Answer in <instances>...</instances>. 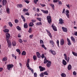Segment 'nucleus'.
Segmentation results:
<instances>
[{
  "label": "nucleus",
  "instance_id": "680f3d73",
  "mask_svg": "<svg viewBox=\"0 0 77 77\" xmlns=\"http://www.w3.org/2000/svg\"><path fill=\"white\" fill-rule=\"evenodd\" d=\"M58 1V2L59 4L60 5H62V3L61 1H59H59Z\"/></svg>",
  "mask_w": 77,
  "mask_h": 77
},
{
  "label": "nucleus",
  "instance_id": "7c9ffc66",
  "mask_svg": "<svg viewBox=\"0 0 77 77\" xmlns=\"http://www.w3.org/2000/svg\"><path fill=\"white\" fill-rule=\"evenodd\" d=\"M8 24L9 26L11 27H12L13 26V24L11 22H8Z\"/></svg>",
  "mask_w": 77,
  "mask_h": 77
},
{
  "label": "nucleus",
  "instance_id": "412c9836",
  "mask_svg": "<svg viewBox=\"0 0 77 77\" xmlns=\"http://www.w3.org/2000/svg\"><path fill=\"white\" fill-rule=\"evenodd\" d=\"M23 5H22V4H21L17 5V8H23Z\"/></svg>",
  "mask_w": 77,
  "mask_h": 77
},
{
  "label": "nucleus",
  "instance_id": "423d86ee",
  "mask_svg": "<svg viewBox=\"0 0 77 77\" xmlns=\"http://www.w3.org/2000/svg\"><path fill=\"white\" fill-rule=\"evenodd\" d=\"M46 31L48 33V35L49 36V37H50L51 38H52V35H51V34L50 33V32L47 29H46Z\"/></svg>",
  "mask_w": 77,
  "mask_h": 77
},
{
  "label": "nucleus",
  "instance_id": "4d7b16f0",
  "mask_svg": "<svg viewBox=\"0 0 77 77\" xmlns=\"http://www.w3.org/2000/svg\"><path fill=\"white\" fill-rule=\"evenodd\" d=\"M66 6L67 7L69 8V9H70V7L69 6V4H68V5H66Z\"/></svg>",
  "mask_w": 77,
  "mask_h": 77
},
{
  "label": "nucleus",
  "instance_id": "f257e3e1",
  "mask_svg": "<svg viewBox=\"0 0 77 77\" xmlns=\"http://www.w3.org/2000/svg\"><path fill=\"white\" fill-rule=\"evenodd\" d=\"M7 68L8 70L10 71V70H11L14 67V65L12 64H9L8 65H7Z\"/></svg>",
  "mask_w": 77,
  "mask_h": 77
},
{
  "label": "nucleus",
  "instance_id": "052dcab7",
  "mask_svg": "<svg viewBox=\"0 0 77 77\" xmlns=\"http://www.w3.org/2000/svg\"><path fill=\"white\" fill-rule=\"evenodd\" d=\"M66 15L67 17L68 18H69V14H66Z\"/></svg>",
  "mask_w": 77,
  "mask_h": 77
},
{
  "label": "nucleus",
  "instance_id": "ddd939ff",
  "mask_svg": "<svg viewBox=\"0 0 77 77\" xmlns=\"http://www.w3.org/2000/svg\"><path fill=\"white\" fill-rule=\"evenodd\" d=\"M62 29L63 30V31L64 32H67L68 30H67V28L63 27H62Z\"/></svg>",
  "mask_w": 77,
  "mask_h": 77
},
{
  "label": "nucleus",
  "instance_id": "4468645a",
  "mask_svg": "<svg viewBox=\"0 0 77 77\" xmlns=\"http://www.w3.org/2000/svg\"><path fill=\"white\" fill-rule=\"evenodd\" d=\"M7 3V1L6 0H3L2 1V4L3 6H5Z\"/></svg>",
  "mask_w": 77,
  "mask_h": 77
},
{
  "label": "nucleus",
  "instance_id": "bb28decb",
  "mask_svg": "<svg viewBox=\"0 0 77 77\" xmlns=\"http://www.w3.org/2000/svg\"><path fill=\"white\" fill-rule=\"evenodd\" d=\"M16 51H17V52L19 53V54H21V52L20 51V50L18 49H17L16 50Z\"/></svg>",
  "mask_w": 77,
  "mask_h": 77
},
{
  "label": "nucleus",
  "instance_id": "aec40b11",
  "mask_svg": "<svg viewBox=\"0 0 77 77\" xmlns=\"http://www.w3.org/2000/svg\"><path fill=\"white\" fill-rule=\"evenodd\" d=\"M45 58L44 60V63L45 64L47 63L48 62H49V61H48V60H47V59H46V58L45 57Z\"/></svg>",
  "mask_w": 77,
  "mask_h": 77
},
{
  "label": "nucleus",
  "instance_id": "ea45409f",
  "mask_svg": "<svg viewBox=\"0 0 77 77\" xmlns=\"http://www.w3.org/2000/svg\"><path fill=\"white\" fill-rule=\"evenodd\" d=\"M17 29V30H21V28L19 26H18L17 27H16Z\"/></svg>",
  "mask_w": 77,
  "mask_h": 77
},
{
  "label": "nucleus",
  "instance_id": "0e129e2a",
  "mask_svg": "<svg viewBox=\"0 0 77 77\" xmlns=\"http://www.w3.org/2000/svg\"><path fill=\"white\" fill-rule=\"evenodd\" d=\"M32 23H35V22L36 21V20H31Z\"/></svg>",
  "mask_w": 77,
  "mask_h": 77
},
{
  "label": "nucleus",
  "instance_id": "b1692460",
  "mask_svg": "<svg viewBox=\"0 0 77 77\" xmlns=\"http://www.w3.org/2000/svg\"><path fill=\"white\" fill-rule=\"evenodd\" d=\"M24 27L25 29H27L28 27V25H27V23H25L24 25Z\"/></svg>",
  "mask_w": 77,
  "mask_h": 77
},
{
  "label": "nucleus",
  "instance_id": "3c124183",
  "mask_svg": "<svg viewBox=\"0 0 77 77\" xmlns=\"http://www.w3.org/2000/svg\"><path fill=\"white\" fill-rule=\"evenodd\" d=\"M19 42L20 43H22V42H23V41L20 38L19 40Z\"/></svg>",
  "mask_w": 77,
  "mask_h": 77
},
{
  "label": "nucleus",
  "instance_id": "79ce46f5",
  "mask_svg": "<svg viewBox=\"0 0 77 77\" xmlns=\"http://www.w3.org/2000/svg\"><path fill=\"white\" fill-rule=\"evenodd\" d=\"M37 58V57H36V56L35 55H34L33 56V59L34 60H35Z\"/></svg>",
  "mask_w": 77,
  "mask_h": 77
},
{
  "label": "nucleus",
  "instance_id": "5701e85b",
  "mask_svg": "<svg viewBox=\"0 0 77 77\" xmlns=\"http://www.w3.org/2000/svg\"><path fill=\"white\" fill-rule=\"evenodd\" d=\"M36 26H41L42 25V23L41 22H37L36 23Z\"/></svg>",
  "mask_w": 77,
  "mask_h": 77
},
{
  "label": "nucleus",
  "instance_id": "f8f14e48",
  "mask_svg": "<svg viewBox=\"0 0 77 77\" xmlns=\"http://www.w3.org/2000/svg\"><path fill=\"white\" fill-rule=\"evenodd\" d=\"M51 27H52V29L53 30H54V31H57V29L56 27L54 25L52 24L51 25Z\"/></svg>",
  "mask_w": 77,
  "mask_h": 77
},
{
  "label": "nucleus",
  "instance_id": "603ef678",
  "mask_svg": "<svg viewBox=\"0 0 77 77\" xmlns=\"http://www.w3.org/2000/svg\"><path fill=\"white\" fill-rule=\"evenodd\" d=\"M45 57V55L44 54H42V55L41 56V57L42 59H43L44 58V57Z\"/></svg>",
  "mask_w": 77,
  "mask_h": 77
},
{
  "label": "nucleus",
  "instance_id": "a19ab883",
  "mask_svg": "<svg viewBox=\"0 0 77 77\" xmlns=\"http://www.w3.org/2000/svg\"><path fill=\"white\" fill-rule=\"evenodd\" d=\"M43 74L44 75H48V73H47V71L45 72Z\"/></svg>",
  "mask_w": 77,
  "mask_h": 77
},
{
  "label": "nucleus",
  "instance_id": "5fc2aeb1",
  "mask_svg": "<svg viewBox=\"0 0 77 77\" xmlns=\"http://www.w3.org/2000/svg\"><path fill=\"white\" fill-rule=\"evenodd\" d=\"M23 12H26V11H28V9H27L26 8H23Z\"/></svg>",
  "mask_w": 77,
  "mask_h": 77
},
{
  "label": "nucleus",
  "instance_id": "4be33fe9",
  "mask_svg": "<svg viewBox=\"0 0 77 77\" xmlns=\"http://www.w3.org/2000/svg\"><path fill=\"white\" fill-rule=\"evenodd\" d=\"M3 31L5 33H8V32L9 31V30L8 29H5V30H3Z\"/></svg>",
  "mask_w": 77,
  "mask_h": 77
},
{
  "label": "nucleus",
  "instance_id": "72a5a7b5",
  "mask_svg": "<svg viewBox=\"0 0 77 77\" xmlns=\"http://www.w3.org/2000/svg\"><path fill=\"white\" fill-rule=\"evenodd\" d=\"M7 59H8L7 58V57H4L2 59V60H3V61H4V62H5V61H6V60H7Z\"/></svg>",
  "mask_w": 77,
  "mask_h": 77
},
{
  "label": "nucleus",
  "instance_id": "a18cd8bd",
  "mask_svg": "<svg viewBox=\"0 0 77 77\" xmlns=\"http://www.w3.org/2000/svg\"><path fill=\"white\" fill-rule=\"evenodd\" d=\"M6 11L7 13L8 14H9V8H7Z\"/></svg>",
  "mask_w": 77,
  "mask_h": 77
},
{
  "label": "nucleus",
  "instance_id": "9d476101",
  "mask_svg": "<svg viewBox=\"0 0 77 77\" xmlns=\"http://www.w3.org/2000/svg\"><path fill=\"white\" fill-rule=\"evenodd\" d=\"M53 55H56V52L54 51H52V49H51L49 51Z\"/></svg>",
  "mask_w": 77,
  "mask_h": 77
},
{
  "label": "nucleus",
  "instance_id": "37998d69",
  "mask_svg": "<svg viewBox=\"0 0 77 77\" xmlns=\"http://www.w3.org/2000/svg\"><path fill=\"white\" fill-rule=\"evenodd\" d=\"M40 77H44V73H42L40 74Z\"/></svg>",
  "mask_w": 77,
  "mask_h": 77
},
{
  "label": "nucleus",
  "instance_id": "864d4df0",
  "mask_svg": "<svg viewBox=\"0 0 77 77\" xmlns=\"http://www.w3.org/2000/svg\"><path fill=\"white\" fill-rule=\"evenodd\" d=\"M66 14H69V10H66Z\"/></svg>",
  "mask_w": 77,
  "mask_h": 77
},
{
  "label": "nucleus",
  "instance_id": "2eb2a0df",
  "mask_svg": "<svg viewBox=\"0 0 77 77\" xmlns=\"http://www.w3.org/2000/svg\"><path fill=\"white\" fill-rule=\"evenodd\" d=\"M67 41L68 42V45H71V41H70V40L68 38H67Z\"/></svg>",
  "mask_w": 77,
  "mask_h": 77
},
{
  "label": "nucleus",
  "instance_id": "69168bd1",
  "mask_svg": "<svg viewBox=\"0 0 77 77\" xmlns=\"http://www.w3.org/2000/svg\"><path fill=\"white\" fill-rule=\"evenodd\" d=\"M15 23H18V20L16 19L15 20Z\"/></svg>",
  "mask_w": 77,
  "mask_h": 77
},
{
  "label": "nucleus",
  "instance_id": "09e8293b",
  "mask_svg": "<svg viewBox=\"0 0 77 77\" xmlns=\"http://www.w3.org/2000/svg\"><path fill=\"white\" fill-rule=\"evenodd\" d=\"M40 44H44V42L42 40H40Z\"/></svg>",
  "mask_w": 77,
  "mask_h": 77
},
{
  "label": "nucleus",
  "instance_id": "dca6fc26",
  "mask_svg": "<svg viewBox=\"0 0 77 77\" xmlns=\"http://www.w3.org/2000/svg\"><path fill=\"white\" fill-rule=\"evenodd\" d=\"M41 11L43 12L44 14H48V11H45L44 10H42Z\"/></svg>",
  "mask_w": 77,
  "mask_h": 77
},
{
  "label": "nucleus",
  "instance_id": "9b49d317",
  "mask_svg": "<svg viewBox=\"0 0 77 77\" xmlns=\"http://www.w3.org/2000/svg\"><path fill=\"white\" fill-rule=\"evenodd\" d=\"M49 43L52 45V47L54 46V41H53V40H50V41Z\"/></svg>",
  "mask_w": 77,
  "mask_h": 77
},
{
  "label": "nucleus",
  "instance_id": "393cba45",
  "mask_svg": "<svg viewBox=\"0 0 77 77\" xmlns=\"http://www.w3.org/2000/svg\"><path fill=\"white\" fill-rule=\"evenodd\" d=\"M21 17L22 18V19L23 20L24 22H26V19H25V18L24 17V16L23 15H21Z\"/></svg>",
  "mask_w": 77,
  "mask_h": 77
},
{
  "label": "nucleus",
  "instance_id": "c85d7f7f",
  "mask_svg": "<svg viewBox=\"0 0 77 77\" xmlns=\"http://www.w3.org/2000/svg\"><path fill=\"white\" fill-rule=\"evenodd\" d=\"M71 40H72V41H73V42H75V38H74L73 37L71 36Z\"/></svg>",
  "mask_w": 77,
  "mask_h": 77
},
{
  "label": "nucleus",
  "instance_id": "774afa93",
  "mask_svg": "<svg viewBox=\"0 0 77 77\" xmlns=\"http://www.w3.org/2000/svg\"><path fill=\"white\" fill-rule=\"evenodd\" d=\"M26 66L27 67H29V63H26Z\"/></svg>",
  "mask_w": 77,
  "mask_h": 77
},
{
  "label": "nucleus",
  "instance_id": "6e6d98bb",
  "mask_svg": "<svg viewBox=\"0 0 77 77\" xmlns=\"http://www.w3.org/2000/svg\"><path fill=\"white\" fill-rule=\"evenodd\" d=\"M33 34L30 35H29V37L30 38V39H32V38L33 37Z\"/></svg>",
  "mask_w": 77,
  "mask_h": 77
},
{
  "label": "nucleus",
  "instance_id": "473e14b6",
  "mask_svg": "<svg viewBox=\"0 0 77 77\" xmlns=\"http://www.w3.org/2000/svg\"><path fill=\"white\" fill-rule=\"evenodd\" d=\"M61 77H65L66 76V74H64L63 73L61 74Z\"/></svg>",
  "mask_w": 77,
  "mask_h": 77
},
{
  "label": "nucleus",
  "instance_id": "f704fd0d",
  "mask_svg": "<svg viewBox=\"0 0 77 77\" xmlns=\"http://www.w3.org/2000/svg\"><path fill=\"white\" fill-rule=\"evenodd\" d=\"M72 54L75 56H77V53L74 52H72Z\"/></svg>",
  "mask_w": 77,
  "mask_h": 77
},
{
  "label": "nucleus",
  "instance_id": "13d9d810",
  "mask_svg": "<svg viewBox=\"0 0 77 77\" xmlns=\"http://www.w3.org/2000/svg\"><path fill=\"white\" fill-rule=\"evenodd\" d=\"M58 1H59V0H54L53 1V2H54V3H57Z\"/></svg>",
  "mask_w": 77,
  "mask_h": 77
},
{
  "label": "nucleus",
  "instance_id": "20e7f679",
  "mask_svg": "<svg viewBox=\"0 0 77 77\" xmlns=\"http://www.w3.org/2000/svg\"><path fill=\"white\" fill-rule=\"evenodd\" d=\"M11 37V35L9 33H7L6 34V41H10L9 40H8Z\"/></svg>",
  "mask_w": 77,
  "mask_h": 77
},
{
  "label": "nucleus",
  "instance_id": "c756f323",
  "mask_svg": "<svg viewBox=\"0 0 77 77\" xmlns=\"http://www.w3.org/2000/svg\"><path fill=\"white\" fill-rule=\"evenodd\" d=\"M45 70V68L44 67H42L41 69H40V71L41 72L42 71H43Z\"/></svg>",
  "mask_w": 77,
  "mask_h": 77
},
{
  "label": "nucleus",
  "instance_id": "bf43d9fd",
  "mask_svg": "<svg viewBox=\"0 0 77 77\" xmlns=\"http://www.w3.org/2000/svg\"><path fill=\"white\" fill-rule=\"evenodd\" d=\"M37 20H38V21H41V19L39 18H37Z\"/></svg>",
  "mask_w": 77,
  "mask_h": 77
},
{
  "label": "nucleus",
  "instance_id": "cd10ccee",
  "mask_svg": "<svg viewBox=\"0 0 77 77\" xmlns=\"http://www.w3.org/2000/svg\"><path fill=\"white\" fill-rule=\"evenodd\" d=\"M33 25H34V24L32 22L30 23L29 24V27H32Z\"/></svg>",
  "mask_w": 77,
  "mask_h": 77
},
{
  "label": "nucleus",
  "instance_id": "f3484780",
  "mask_svg": "<svg viewBox=\"0 0 77 77\" xmlns=\"http://www.w3.org/2000/svg\"><path fill=\"white\" fill-rule=\"evenodd\" d=\"M72 69V66L71 64H69L68 66V70H71Z\"/></svg>",
  "mask_w": 77,
  "mask_h": 77
},
{
  "label": "nucleus",
  "instance_id": "8fccbe9b",
  "mask_svg": "<svg viewBox=\"0 0 77 77\" xmlns=\"http://www.w3.org/2000/svg\"><path fill=\"white\" fill-rule=\"evenodd\" d=\"M65 9L64 8L63 10L62 14H65Z\"/></svg>",
  "mask_w": 77,
  "mask_h": 77
},
{
  "label": "nucleus",
  "instance_id": "a878e982",
  "mask_svg": "<svg viewBox=\"0 0 77 77\" xmlns=\"http://www.w3.org/2000/svg\"><path fill=\"white\" fill-rule=\"evenodd\" d=\"M12 44L13 45V46H16V45H17V44H16V42H15V41H13L12 42Z\"/></svg>",
  "mask_w": 77,
  "mask_h": 77
},
{
  "label": "nucleus",
  "instance_id": "c03bdc74",
  "mask_svg": "<svg viewBox=\"0 0 77 77\" xmlns=\"http://www.w3.org/2000/svg\"><path fill=\"white\" fill-rule=\"evenodd\" d=\"M32 28H30L29 29L28 32H29V33H31V32H32Z\"/></svg>",
  "mask_w": 77,
  "mask_h": 77
},
{
  "label": "nucleus",
  "instance_id": "de8ad7c7",
  "mask_svg": "<svg viewBox=\"0 0 77 77\" xmlns=\"http://www.w3.org/2000/svg\"><path fill=\"white\" fill-rule=\"evenodd\" d=\"M73 75H77V73H76V72H75V71H74L73 72Z\"/></svg>",
  "mask_w": 77,
  "mask_h": 77
},
{
  "label": "nucleus",
  "instance_id": "4c0bfd02",
  "mask_svg": "<svg viewBox=\"0 0 77 77\" xmlns=\"http://www.w3.org/2000/svg\"><path fill=\"white\" fill-rule=\"evenodd\" d=\"M40 5L42 7H45V6H46V5L45 4H42L40 3Z\"/></svg>",
  "mask_w": 77,
  "mask_h": 77
},
{
  "label": "nucleus",
  "instance_id": "1a4fd4ad",
  "mask_svg": "<svg viewBox=\"0 0 77 77\" xmlns=\"http://www.w3.org/2000/svg\"><path fill=\"white\" fill-rule=\"evenodd\" d=\"M59 24H63L64 23L63 22V20L61 18L59 19Z\"/></svg>",
  "mask_w": 77,
  "mask_h": 77
},
{
  "label": "nucleus",
  "instance_id": "2f4dec72",
  "mask_svg": "<svg viewBox=\"0 0 77 77\" xmlns=\"http://www.w3.org/2000/svg\"><path fill=\"white\" fill-rule=\"evenodd\" d=\"M26 54V52L25 51H23L22 53V56H25Z\"/></svg>",
  "mask_w": 77,
  "mask_h": 77
},
{
  "label": "nucleus",
  "instance_id": "6ab92c4d",
  "mask_svg": "<svg viewBox=\"0 0 77 77\" xmlns=\"http://www.w3.org/2000/svg\"><path fill=\"white\" fill-rule=\"evenodd\" d=\"M62 63L64 65H66V64H67V63L65 60H63Z\"/></svg>",
  "mask_w": 77,
  "mask_h": 77
},
{
  "label": "nucleus",
  "instance_id": "a211bd4d",
  "mask_svg": "<svg viewBox=\"0 0 77 77\" xmlns=\"http://www.w3.org/2000/svg\"><path fill=\"white\" fill-rule=\"evenodd\" d=\"M36 55L38 58H41V54H40V53L39 52H36Z\"/></svg>",
  "mask_w": 77,
  "mask_h": 77
},
{
  "label": "nucleus",
  "instance_id": "e2e57ef3",
  "mask_svg": "<svg viewBox=\"0 0 77 77\" xmlns=\"http://www.w3.org/2000/svg\"><path fill=\"white\" fill-rule=\"evenodd\" d=\"M25 2L26 3H27V4H29V1L28 0H26L25 1Z\"/></svg>",
  "mask_w": 77,
  "mask_h": 77
},
{
  "label": "nucleus",
  "instance_id": "e433bc0d",
  "mask_svg": "<svg viewBox=\"0 0 77 77\" xmlns=\"http://www.w3.org/2000/svg\"><path fill=\"white\" fill-rule=\"evenodd\" d=\"M51 6L53 10H54V5L53 4H51L50 5Z\"/></svg>",
  "mask_w": 77,
  "mask_h": 77
},
{
  "label": "nucleus",
  "instance_id": "0eeeda50",
  "mask_svg": "<svg viewBox=\"0 0 77 77\" xmlns=\"http://www.w3.org/2000/svg\"><path fill=\"white\" fill-rule=\"evenodd\" d=\"M51 65V62L49 61L48 63L46 64V66L48 68H50Z\"/></svg>",
  "mask_w": 77,
  "mask_h": 77
},
{
  "label": "nucleus",
  "instance_id": "39448f33",
  "mask_svg": "<svg viewBox=\"0 0 77 77\" xmlns=\"http://www.w3.org/2000/svg\"><path fill=\"white\" fill-rule=\"evenodd\" d=\"M7 43L8 44V46L9 48H11V47L12 46V44H11V41L8 40L7 41Z\"/></svg>",
  "mask_w": 77,
  "mask_h": 77
},
{
  "label": "nucleus",
  "instance_id": "f03ea898",
  "mask_svg": "<svg viewBox=\"0 0 77 77\" xmlns=\"http://www.w3.org/2000/svg\"><path fill=\"white\" fill-rule=\"evenodd\" d=\"M64 59L66 60L67 61V63L69 62V57H68L67 58V56H66V54H64Z\"/></svg>",
  "mask_w": 77,
  "mask_h": 77
},
{
  "label": "nucleus",
  "instance_id": "6e6552de",
  "mask_svg": "<svg viewBox=\"0 0 77 77\" xmlns=\"http://www.w3.org/2000/svg\"><path fill=\"white\" fill-rule=\"evenodd\" d=\"M65 44V41H64V40L62 38L61 39L60 41V44L61 45H63Z\"/></svg>",
  "mask_w": 77,
  "mask_h": 77
},
{
  "label": "nucleus",
  "instance_id": "c9c22d12",
  "mask_svg": "<svg viewBox=\"0 0 77 77\" xmlns=\"http://www.w3.org/2000/svg\"><path fill=\"white\" fill-rule=\"evenodd\" d=\"M42 47L44 48L45 50H47V48L45 47V45H44V44L42 45Z\"/></svg>",
  "mask_w": 77,
  "mask_h": 77
},
{
  "label": "nucleus",
  "instance_id": "49530a36",
  "mask_svg": "<svg viewBox=\"0 0 77 77\" xmlns=\"http://www.w3.org/2000/svg\"><path fill=\"white\" fill-rule=\"evenodd\" d=\"M57 44V46L59 47V41L58 40L56 42Z\"/></svg>",
  "mask_w": 77,
  "mask_h": 77
},
{
  "label": "nucleus",
  "instance_id": "58836bf2",
  "mask_svg": "<svg viewBox=\"0 0 77 77\" xmlns=\"http://www.w3.org/2000/svg\"><path fill=\"white\" fill-rule=\"evenodd\" d=\"M38 2V0H34L33 1L34 3L35 4H37Z\"/></svg>",
  "mask_w": 77,
  "mask_h": 77
},
{
  "label": "nucleus",
  "instance_id": "338daca9",
  "mask_svg": "<svg viewBox=\"0 0 77 77\" xmlns=\"http://www.w3.org/2000/svg\"><path fill=\"white\" fill-rule=\"evenodd\" d=\"M25 15H29V13L28 12L26 13L25 14Z\"/></svg>",
  "mask_w": 77,
  "mask_h": 77
},
{
  "label": "nucleus",
  "instance_id": "7ed1b4c3",
  "mask_svg": "<svg viewBox=\"0 0 77 77\" xmlns=\"http://www.w3.org/2000/svg\"><path fill=\"white\" fill-rule=\"evenodd\" d=\"M51 17L50 16H48L47 17V20L48 23L49 24H50L51 22Z\"/></svg>",
  "mask_w": 77,
  "mask_h": 77
}]
</instances>
